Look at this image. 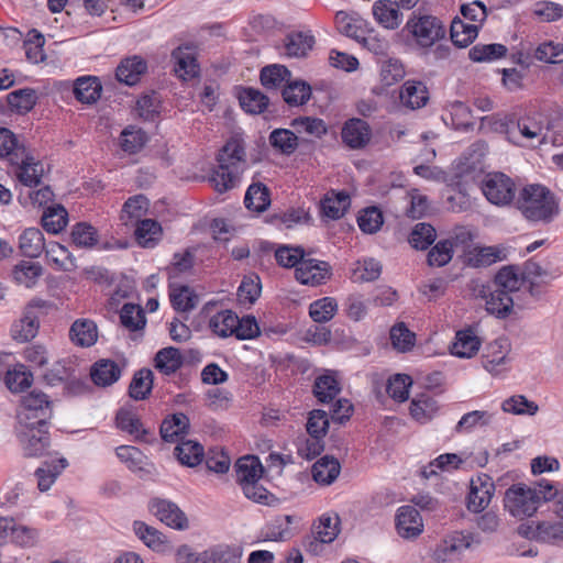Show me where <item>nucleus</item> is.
I'll return each mask as SVG.
<instances>
[{
    "label": "nucleus",
    "instance_id": "37",
    "mask_svg": "<svg viewBox=\"0 0 563 563\" xmlns=\"http://www.w3.org/2000/svg\"><path fill=\"white\" fill-rule=\"evenodd\" d=\"M176 443L177 445L174 450V455L181 465L195 467L201 463L205 451L203 446L199 442L181 440L180 442Z\"/></svg>",
    "mask_w": 563,
    "mask_h": 563
},
{
    "label": "nucleus",
    "instance_id": "3",
    "mask_svg": "<svg viewBox=\"0 0 563 563\" xmlns=\"http://www.w3.org/2000/svg\"><path fill=\"white\" fill-rule=\"evenodd\" d=\"M563 500V495L550 482L541 481L533 487L514 485L505 494V508L511 516L531 517L542 501Z\"/></svg>",
    "mask_w": 563,
    "mask_h": 563
},
{
    "label": "nucleus",
    "instance_id": "64",
    "mask_svg": "<svg viewBox=\"0 0 563 563\" xmlns=\"http://www.w3.org/2000/svg\"><path fill=\"white\" fill-rule=\"evenodd\" d=\"M338 310L334 298L324 297L310 303L309 314L314 322L323 323L330 321Z\"/></svg>",
    "mask_w": 563,
    "mask_h": 563
},
{
    "label": "nucleus",
    "instance_id": "61",
    "mask_svg": "<svg viewBox=\"0 0 563 563\" xmlns=\"http://www.w3.org/2000/svg\"><path fill=\"white\" fill-rule=\"evenodd\" d=\"M269 143L280 153L290 155L298 147V137L288 129H276L269 134Z\"/></svg>",
    "mask_w": 563,
    "mask_h": 563
},
{
    "label": "nucleus",
    "instance_id": "62",
    "mask_svg": "<svg viewBox=\"0 0 563 563\" xmlns=\"http://www.w3.org/2000/svg\"><path fill=\"white\" fill-rule=\"evenodd\" d=\"M148 206L150 201L144 195L130 197L122 207L121 220L124 221L125 224H128L130 220H135L139 223L141 217L146 213Z\"/></svg>",
    "mask_w": 563,
    "mask_h": 563
},
{
    "label": "nucleus",
    "instance_id": "54",
    "mask_svg": "<svg viewBox=\"0 0 563 563\" xmlns=\"http://www.w3.org/2000/svg\"><path fill=\"white\" fill-rule=\"evenodd\" d=\"M243 110L251 114H260L268 107V98L257 89L245 88L239 96Z\"/></svg>",
    "mask_w": 563,
    "mask_h": 563
},
{
    "label": "nucleus",
    "instance_id": "24",
    "mask_svg": "<svg viewBox=\"0 0 563 563\" xmlns=\"http://www.w3.org/2000/svg\"><path fill=\"white\" fill-rule=\"evenodd\" d=\"M68 466V461L65 457L57 460L44 461L40 467L36 468L34 475L37 479V487L41 492L48 490L55 483L62 472Z\"/></svg>",
    "mask_w": 563,
    "mask_h": 563
},
{
    "label": "nucleus",
    "instance_id": "16",
    "mask_svg": "<svg viewBox=\"0 0 563 563\" xmlns=\"http://www.w3.org/2000/svg\"><path fill=\"white\" fill-rule=\"evenodd\" d=\"M396 528L400 537L405 539L417 538L423 530L422 518L412 506H402L396 516Z\"/></svg>",
    "mask_w": 563,
    "mask_h": 563
},
{
    "label": "nucleus",
    "instance_id": "14",
    "mask_svg": "<svg viewBox=\"0 0 563 563\" xmlns=\"http://www.w3.org/2000/svg\"><path fill=\"white\" fill-rule=\"evenodd\" d=\"M494 492L495 485L488 475L482 474L472 479L467 497L468 510L473 512L483 511L489 505Z\"/></svg>",
    "mask_w": 563,
    "mask_h": 563
},
{
    "label": "nucleus",
    "instance_id": "25",
    "mask_svg": "<svg viewBox=\"0 0 563 563\" xmlns=\"http://www.w3.org/2000/svg\"><path fill=\"white\" fill-rule=\"evenodd\" d=\"M71 342L81 347H90L98 340V327L90 319H77L69 329Z\"/></svg>",
    "mask_w": 563,
    "mask_h": 563
},
{
    "label": "nucleus",
    "instance_id": "39",
    "mask_svg": "<svg viewBox=\"0 0 563 563\" xmlns=\"http://www.w3.org/2000/svg\"><path fill=\"white\" fill-rule=\"evenodd\" d=\"M133 531L147 548L154 551L163 552L167 548L165 536L156 528L148 526L143 521H134Z\"/></svg>",
    "mask_w": 563,
    "mask_h": 563
},
{
    "label": "nucleus",
    "instance_id": "36",
    "mask_svg": "<svg viewBox=\"0 0 563 563\" xmlns=\"http://www.w3.org/2000/svg\"><path fill=\"white\" fill-rule=\"evenodd\" d=\"M505 258V249L500 246H478L467 254V263L472 267H487Z\"/></svg>",
    "mask_w": 563,
    "mask_h": 563
},
{
    "label": "nucleus",
    "instance_id": "53",
    "mask_svg": "<svg viewBox=\"0 0 563 563\" xmlns=\"http://www.w3.org/2000/svg\"><path fill=\"white\" fill-rule=\"evenodd\" d=\"M120 321L131 332L143 330L146 324L145 312L141 306L126 302L121 308Z\"/></svg>",
    "mask_w": 563,
    "mask_h": 563
},
{
    "label": "nucleus",
    "instance_id": "52",
    "mask_svg": "<svg viewBox=\"0 0 563 563\" xmlns=\"http://www.w3.org/2000/svg\"><path fill=\"white\" fill-rule=\"evenodd\" d=\"M117 426L120 430L134 435L136 440H145L148 431L143 428L139 417L131 410L121 408L115 416Z\"/></svg>",
    "mask_w": 563,
    "mask_h": 563
},
{
    "label": "nucleus",
    "instance_id": "23",
    "mask_svg": "<svg viewBox=\"0 0 563 563\" xmlns=\"http://www.w3.org/2000/svg\"><path fill=\"white\" fill-rule=\"evenodd\" d=\"M102 86L98 77L81 76L73 84V93L81 102L91 104L101 97Z\"/></svg>",
    "mask_w": 563,
    "mask_h": 563
},
{
    "label": "nucleus",
    "instance_id": "50",
    "mask_svg": "<svg viewBox=\"0 0 563 563\" xmlns=\"http://www.w3.org/2000/svg\"><path fill=\"white\" fill-rule=\"evenodd\" d=\"M284 101L291 106L297 107L305 104L311 97V87L303 80H289L283 89Z\"/></svg>",
    "mask_w": 563,
    "mask_h": 563
},
{
    "label": "nucleus",
    "instance_id": "19",
    "mask_svg": "<svg viewBox=\"0 0 563 563\" xmlns=\"http://www.w3.org/2000/svg\"><path fill=\"white\" fill-rule=\"evenodd\" d=\"M172 58L175 62V74L184 79H192L199 74V64L189 46L177 47L172 53Z\"/></svg>",
    "mask_w": 563,
    "mask_h": 563
},
{
    "label": "nucleus",
    "instance_id": "21",
    "mask_svg": "<svg viewBox=\"0 0 563 563\" xmlns=\"http://www.w3.org/2000/svg\"><path fill=\"white\" fill-rule=\"evenodd\" d=\"M147 64L140 56H132L124 58L115 69V77L120 82L128 86L137 84L141 76L146 71Z\"/></svg>",
    "mask_w": 563,
    "mask_h": 563
},
{
    "label": "nucleus",
    "instance_id": "51",
    "mask_svg": "<svg viewBox=\"0 0 563 563\" xmlns=\"http://www.w3.org/2000/svg\"><path fill=\"white\" fill-rule=\"evenodd\" d=\"M478 34V25L466 23L456 18L451 23V40L457 47L468 46Z\"/></svg>",
    "mask_w": 563,
    "mask_h": 563
},
{
    "label": "nucleus",
    "instance_id": "49",
    "mask_svg": "<svg viewBox=\"0 0 563 563\" xmlns=\"http://www.w3.org/2000/svg\"><path fill=\"white\" fill-rule=\"evenodd\" d=\"M438 409L437 400L426 394L412 398L410 404V415L421 423L429 421L437 413Z\"/></svg>",
    "mask_w": 563,
    "mask_h": 563
},
{
    "label": "nucleus",
    "instance_id": "15",
    "mask_svg": "<svg viewBox=\"0 0 563 563\" xmlns=\"http://www.w3.org/2000/svg\"><path fill=\"white\" fill-rule=\"evenodd\" d=\"M296 279L302 285H320L330 276V265L313 258L302 260L295 269Z\"/></svg>",
    "mask_w": 563,
    "mask_h": 563
},
{
    "label": "nucleus",
    "instance_id": "6",
    "mask_svg": "<svg viewBox=\"0 0 563 563\" xmlns=\"http://www.w3.org/2000/svg\"><path fill=\"white\" fill-rule=\"evenodd\" d=\"M406 30L412 35L416 43L423 48L431 47L445 36L442 22L432 15L413 14L406 24Z\"/></svg>",
    "mask_w": 563,
    "mask_h": 563
},
{
    "label": "nucleus",
    "instance_id": "47",
    "mask_svg": "<svg viewBox=\"0 0 563 563\" xmlns=\"http://www.w3.org/2000/svg\"><path fill=\"white\" fill-rule=\"evenodd\" d=\"M290 79L291 73L283 65H268L261 70V82L266 89L285 87Z\"/></svg>",
    "mask_w": 563,
    "mask_h": 563
},
{
    "label": "nucleus",
    "instance_id": "12",
    "mask_svg": "<svg viewBox=\"0 0 563 563\" xmlns=\"http://www.w3.org/2000/svg\"><path fill=\"white\" fill-rule=\"evenodd\" d=\"M11 164L16 166L14 174L22 185L33 188L41 184L44 166L41 161L32 156L29 150H22L21 156Z\"/></svg>",
    "mask_w": 563,
    "mask_h": 563
},
{
    "label": "nucleus",
    "instance_id": "33",
    "mask_svg": "<svg viewBox=\"0 0 563 563\" xmlns=\"http://www.w3.org/2000/svg\"><path fill=\"white\" fill-rule=\"evenodd\" d=\"M236 481L242 486L246 483L260 481L263 475V465L258 457L245 455L235 463Z\"/></svg>",
    "mask_w": 563,
    "mask_h": 563
},
{
    "label": "nucleus",
    "instance_id": "44",
    "mask_svg": "<svg viewBox=\"0 0 563 563\" xmlns=\"http://www.w3.org/2000/svg\"><path fill=\"white\" fill-rule=\"evenodd\" d=\"M340 391V383L332 373H325L314 380L313 394L320 402L327 404L334 400Z\"/></svg>",
    "mask_w": 563,
    "mask_h": 563
},
{
    "label": "nucleus",
    "instance_id": "7",
    "mask_svg": "<svg viewBox=\"0 0 563 563\" xmlns=\"http://www.w3.org/2000/svg\"><path fill=\"white\" fill-rule=\"evenodd\" d=\"M16 437L26 457H38L44 455L51 446L48 423L44 426H27L18 423Z\"/></svg>",
    "mask_w": 563,
    "mask_h": 563
},
{
    "label": "nucleus",
    "instance_id": "40",
    "mask_svg": "<svg viewBox=\"0 0 563 563\" xmlns=\"http://www.w3.org/2000/svg\"><path fill=\"white\" fill-rule=\"evenodd\" d=\"M341 471L340 463L332 456H323L318 460L311 470L312 478L321 485L332 484Z\"/></svg>",
    "mask_w": 563,
    "mask_h": 563
},
{
    "label": "nucleus",
    "instance_id": "58",
    "mask_svg": "<svg viewBox=\"0 0 563 563\" xmlns=\"http://www.w3.org/2000/svg\"><path fill=\"white\" fill-rule=\"evenodd\" d=\"M339 518L325 517L320 518L319 525L314 528V540L310 542L309 549L314 551L317 542L331 543L339 533Z\"/></svg>",
    "mask_w": 563,
    "mask_h": 563
},
{
    "label": "nucleus",
    "instance_id": "18",
    "mask_svg": "<svg viewBox=\"0 0 563 563\" xmlns=\"http://www.w3.org/2000/svg\"><path fill=\"white\" fill-rule=\"evenodd\" d=\"M342 140L351 148H361L365 146L372 136V131L367 122L362 119H350L342 129Z\"/></svg>",
    "mask_w": 563,
    "mask_h": 563
},
{
    "label": "nucleus",
    "instance_id": "29",
    "mask_svg": "<svg viewBox=\"0 0 563 563\" xmlns=\"http://www.w3.org/2000/svg\"><path fill=\"white\" fill-rule=\"evenodd\" d=\"M400 100L404 106L412 110L424 107L429 100L427 86L422 81H405L400 90Z\"/></svg>",
    "mask_w": 563,
    "mask_h": 563
},
{
    "label": "nucleus",
    "instance_id": "13",
    "mask_svg": "<svg viewBox=\"0 0 563 563\" xmlns=\"http://www.w3.org/2000/svg\"><path fill=\"white\" fill-rule=\"evenodd\" d=\"M518 135H509V141L518 145L540 147L544 141L547 119L537 121L534 119H522L517 123Z\"/></svg>",
    "mask_w": 563,
    "mask_h": 563
},
{
    "label": "nucleus",
    "instance_id": "56",
    "mask_svg": "<svg viewBox=\"0 0 563 563\" xmlns=\"http://www.w3.org/2000/svg\"><path fill=\"white\" fill-rule=\"evenodd\" d=\"M32 382L33 374L23 364H18L9 369L4 377V383L12 393L24 391L32 385Z\"/></svg>",
    "mask_w": 563,
    "mask_h": 563
},
{
    "label": "nucleus",
    "instance_id": "4",
    "mask_svg": "<svg viewBox=\"0 0 563 563\" xmlns=\"http://www.w3.org/2000/svg\"><path fill=\"white\" fill-rule=\"evenodd\" d=\"M517 207L522 216L534 222H550L559 208L553 194L542 185H528L519 194Z\"/></svg>",
    "mask_w": 563,
    "mask_h": 563
},
{
    "label": "nucleus",
    "instance_id": "8",
    "mask_svg": "<svg viewBox=\"0 0 563 563\" xmlns=\"http://www.w3.org/2000/svg\"><path fill=\"white\" fill-rule=\"evenodd\" d=\"M482 191L490 203L504 207L512 202L516 195V185L506 174L494 172L484 177Z\"/></svg>",
    "mask_w": 563,
    "mask_h": 563
},
{
    "label": "nucleus",
    "instance_id": "41",
    "mask_svg": "<svg viewBox=\"0 0 563 563\" xmlns=\"http://www.w3.org/2000/svg\"><path fill=\"white\" fill-rule=\"evenodd\" d=\"M307 432L312 438L311 445L313 446V454L319 453L321 449L319 444V440L322 439L329 429V419L325 411L320 409H314L309 413L307 420Z\"/></svg>",
    "mask_w": 563,
    "mask_h": 563
},
{
    "label": "nucleus",
    "instance_id": "2",
    "mask_svg": "<svg viewBox=\"0 0 563 563\" xmlns=\"http://www.w3.org/2000/svg\"><path fill=\"white\" fill-rule=\"evenodd\" d=\"M245 156L242 133L234 131L218 154V169L213 170L214 191L224 194L240 186Z\"/></svg>",
    "mask_w": 563,
    "mask_h": 563
},
{
    "label": "nucleus",
    "instance_id": "35",
    "mask_svg": "<svg viewBox=\"0 0 563 563\" xmlns=\"http://www.w3.org/2000/svg\"><path fill=\"white\" fill-rule=\"evenodd\" d=\"M38 96L33 88H22L13 90L7 95V101L10 110L16 114L30 112L37 103Z\"/></svg>",
    "mask_w": 563,
    "mask_h": 563
},
{
    "label": "nucleus",
    "instance_id": "34",
    "mask_svg": "<svg viewBox=\"0 0 563 563\" xmlns=\"http://www.w3.org/2000/svg\"><path fill=\"white\" fill-rule=\"evenodd\" d=\"M184 364V356L178 347L161 349L154 357V366L164 375L176 373Z\"/></svg>",
    "mask_w": 563,
    "mask_h": 563
},
{
    "label": "nucleus",
    "instance_id": "27",
    "mask_svg": "<svg viewBox=\"0 0 563 563\" xmlns=\"http://www.w3.org/2000/svg\"><path fill=\"white\" fill-rule=\"evenodd\" d=\"M314 45V36L310 32H291L284 38V54L288 57H305Z\"/></svg>",
    "mask_w": 563,
    "mask_h": 563
},
{
    "label": "nucleus",
    "instance_id": "9",
    "mask_svg": "<svg viewBox=\"0 0 563 563\" xmlns=\"http://www.w3.org/2000/svg\"><path fill=\"white\" fill-rule=\"evenodd\" d=\"M473 544V536L455 531L442 539L432 552L433 561L438 563L452 562Z\"/></svg>",
    "mask_w": 563,
    "mask_h": 563
},
{
    "label": "nucleus",
    "instance_id": "20",
    "mask_svg": "<svg viewBox=\"0 0 563 563\" xmlns=\"http://www.w3.org/2000/svg\"><path fill=\"white\" fill-rule=\"evenodd\" d=\"M122 369L110 358L97 361L90 369V377L95 385L107 387L113 385L121 377Z\"/></svg>",
    "mask_w": 563,
    "mask_h": 563
},
{
    "label": "nucleus",
    "instance_id": "28",
    "mask_svg": "<svg viewBox=\"0 0 563 563\" xmlns=\"http://www.w3.org/2000/svg\"><path fill=\"white\" fill-rule=\"evenodd\" d=\"M117 456L120 461L126 463L132 472L137 473L141 478L151 475L152 465L145 461V456L137 448L121 445L117 448Z\"/></svg>",
    "mask_w": 563,
    "mask_h": 563
},
{
    "label": "nucleus",
    "instance_id": "45",
    "mask_svg": "<svg viewBox=\"0 0 563 563\" xmlns=\"http://www.w3.org/2000/svg\"><path fill=\"white\" fill-rule=\"evenodd\" d=\"M244 205L249 210L258 213L264 212L271 205L268 188L262 183L249 186L244 197Z\"/></svg>",
    "mask_w": 563,
    "mask_h": 563
},
{
    "label": "nucleus",
    "instance_id": "38",
    "mask_svg": "<svg viewBox=\"0 0 563 563\" xmlns=\"http://www.w3.org/2000/svg\"><path fill=\"white\" fill-rule=\"evenodd\" d=\"M350 207V196L345 191H330L321 200L322 213L333 220L344 216Z\"/></svg>",
    "mask_w": 563,
    "mask_h": 563
},
{
    "label": "nucleus",
    "instance_id": "55",
    "mask_svg": "<svg viewBox=\"0 0 563 563\" xmlns=\"http://www.w3.org/2000/svg\"><path fill=\"white\" fill-rule=\"evenodd\" d=\"M335 23L340 33L352 37L357 42H360L364 35L363 26L365 25V21L358 16H352L344 11H339L335 14Z\"/></svg>",
    "mask_w": 563,
    "mask_h": 563
},
{
    "label": "nucleus",
    "instance_id": "59",
    "mask_svg": "<svg viewBox=\"0 0 563 563\" xmlns=\"http://www.w3.org/2000/svg\"><path fill=\"white\" fill-rule=\"evenodd\" d=\"M68 213L62 205L48 207L42 217V227L48 233L57 234L67 224Z\"/></svg>",
    "mask_w": 563,
    "mask_h": 563
},
{
    "label": "nucleus",
    "instance_id": "42",
    "mask_svg": "<svg viewBox=\"0 0 563 563\" xmlns=\"http://www.w3.org/2000/svg\"><path fill=\"white\" fill-rule=\"evenodd\" d=\"M43 274V267L40 263L21 261L12 269V277L19 285L32 288Z\"/></svg>",
    "mask_w": 563,
    "mask_h": 563
},
{
    "label": "nucleus",
    "instance_id": "17",
    "mask_svg": "<svg viewBox=\"0 0 563 563\" xmlns=\"http://www.w3.org/2000/svg\"><path fill=\"white\" fill-rule=\"evenodd\" d=\"M189 428V418L183 412H176L165 417L161 423L159 433L165 442L176 443L185 439Z\"/></svg>",
    "mask_w": 563,
    "mask_h": 563
},
{
    "label": "nucleus",
    "instance_id": "5",
    "mask_svg": "<svg viewBox=\"0 0 563 563\" xmlns=\"http://www.w3.org/2000/svg\"><path fill=\"white\" fill-rule=\"evenodd\" d=\"M52 402L43 391L33 390L22 398L21 409L18 412V423L27 426L47 424L52 418Z\"/></svg>",
    "mask_w": 563,
    "mask_h": 563
},
{
    "label": "nucleus",
    "instance_id": "48",
    "mask_svg": "<svg viewBox=\"0 0 563 563\" xmlns=\"http://www.w3.org/2000/svg\"><path fill=\"white\" fill-rule=\"evenodd\" d=\"M134 234L142 247H154L162 234V227L156 220L144 219L139 221Z\"/></svg>",
    "mask_w": 563,
    "mask_h": 563
},
{
    "label": "nucleus",
    "instance_id": "11",
    "mask_svg": "<svg viewBox=\"0 0 563 563\" xmlns=\"http://www.w3.org/2000/svg\"><path fill=\"white\" fill-rule=\"evenodd\" d=\"M510 352V343L506 338H498L488 343L482 355L483 367L493 375H499L507 371Z\"/></svg>",
    "mask_w": 563,
    "mask_h": 563
},
{
    "label": "nucleus",
    "instance_id": "32",
    "mask_svg": "<svg viewBox=\"0 0 563 563\" xmlns=\"http://www.w3.org/2000/svg\"><path fill=\"white\" fill-rule=\"evenodd\" d=\"M19 247L23 256L38 257L46 250L42 231L37 228L25 229L19 238Z\"/></svg>",
    "mask_w": 563,
    "mask_h": 563
},
{
    "label": "nucleus",
    "instance_id": "31",
    "mask_svg": "<svg viewBox=\"0 0 563 563\" xmlns=\"http://www.w3.org/2000/svg\"><path fill=\"white\" fill-rule=\"evenodd\" d=\"M169 298L172 307L179 312H187L192 310L199 301L189 286L177 285L175 282H169Z\"/></svg>",
    "mask_w": 563,
    "mask_h": 563
},
{
    "label": "nucleus",
    "instance_id": "46",
    "mask_svg": "<svg viewBox=\"0 0 563 563\" xmlns=\"http://www.w3.org/2000/svg\"><path fill=\"white\" fill-rule=\"evenodd\" d=\"M463 459L455 453H444L431 461L428 465L423 466L421 475L424 478H430L441 472H451L460 468Z\"/></svg>",
    "mask_w": 563,
    "mask_h": 563
},
{
    "label": "nucleus",
    "instance_id": "63",
    "mask_svg": "<svg viewBox=\"0 0 563 563\" xmlns=\"http://www.w3.org/2000/svg\"><path fill=\"white\" fill-rule=\"evenodd\" d=\"M71 241L77 247L91 249L98 243L97 230L87 222H78L71 229Z\"/></svg>",
    "mask_w": 563,
    "mask_h": 563
},
{
    "label": "nucleus",
    "instance_id": "60",
    "mask_svg": "<svg viewBox=\"0 0 563 563\" xmlns=\"http://www.w3.org/2000/svg\"><path fill=\"white\" fill-rule=\"evenodd\" d=\"M147 142L146 133L134 126L125 128L120 135V146L122 151L129 154L139 153Z\"/></svg>",
    "mask_w": 563,
    "mask_h": 563
},
{
    "label": "nucleus",
    "instance_id": "26",
    "mask_svg": "<svg viewBox=\"0 0 563 563\" xmlns=\"http://www.w3.org/2000/svg\"><path fill=\"white\" fill-rule=\"evenodd\" d=\"M40 328V316L32 308H25L22 318L12 325V338L18 342H27L36 336Z\"/></svg>",
    "mask_w": 563,
    "mask_h": 563
},
{
    "label": "nucleus",
    "instance_id": "1",
    "mask_svg": "<svg viewBox=\"0 0 563 563\" xmlns=\"http://www.w3.org/2000/svg\"><path fill=\"white\" fill-rule=\"evenodd\" d=\"M473 292L485 300L486 310L498 318H506L516 305L517 292L525 285V274L516 265L501 267L495 275L493 286L473 283Z\"/></svg>",
    "mask_w": 563,
    "mask_h": 563
},
{
    "label": "nucleus",
    "instance_id": "10",
    "mask_svg": "<svg viewBox=\"0 0 563 563\" xmlns=\"http://www.w3.org/2000/svg\"><path fill=\"white\" fill-rule=\"evenodd\" d=\"M148 509L161 522L175 530H186L189 527L186 514L174 501L153 498L148 503Z\"/></svg>",
    "mask_w": 563,
    "mask_h": 563
},
{
    "label": "nucleus",
    "instance_id": "30",
    "mask_svg": "<svg viewBox=\"0 0 563 563\" xmlns=\"http://www.w3.org/2000/svg\"><path fill=\"white\" fill-rule=\"evenodd\" d=\"M373 14L375 20L385 29H397L402 19L399 7L390 0H379L373 5Z\"/></svg>",
    "mask_w": 563,
    "mask_h": 563
},
{
    "label": "nucleus",
    "instance_id": "57",
    "mask_svg": "<svg viewBox=\"0 0 563 563\" xmlns=\"http://www.w3.org/2000/svg\"><path fill=\"white\" fill-rule=\"evenodd\" d=\"M196 251V247H188L183 253L174 254L170 265L166 268L169 282L191 271Z\"/></svg>",
    "mask_w": 563,
    "mask_h": 563
},
{
    "label": "nucleus",
    "instance_id": "22",
    "mask_svg": "<svg viewBox=\"0 0 563 563\" xmlns=\"http://www.w3.org/2000/svg\"><path fill=\"white\" fill-rule=\"evenodd\" d=\"M479 347L481 340L475 332L472 329H463L456 332L450 352L460 358H471L478 352Z\"/></svg>",
    "mask_w": 563,
    "mask_h": 563
},
{
    "label": "nucleus",
    "instance_id": "43",
    "mask_svg": "<svg viewBox=\"0 0 563 563\" xmlns=\"http://www.w3.org/2000/svg\"><path fill=\"white\" fill-rule=\"evenodd\" d=\"M154 374L150 368L136 371L129 386V395L134 400L146 399L153 389Z\"/></svg>",
    "mask_w": 563,
    "mask_h": 563
}]
</instances>
